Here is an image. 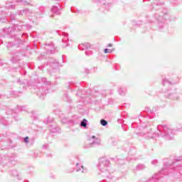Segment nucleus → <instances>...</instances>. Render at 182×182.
Instances as JSON below:
<instances>
[{"mask_svg": "<svg viewBox=\"0 0 182 182\" xmlns=\"http://www.w3.org/2000/svg\"><path fill=\"white\" fill-rule=\"evenodd\" d=\"M28 140H29V137L26 136V137L24 139L25 143H28Z\"/></svg>", "mask_w": 182, "mask_h": 182, "instance_id": "20e7f679", "label": "nucleus"}, {"mask_svg": "<svg viewBox=\"0 0 182 182\" xmlns=\"http://www.w3.org/2000/svg\"><path fill=\"white\" fill-rule=\"evenodd\" d=\"M112 51H113V50H109V49H107V48H105V49L104 50L105 53H112Z\"/></svg>", "mask_w": 182, "mask_h": 182, "instance_id": "f03ea898", "label": "nucleus"}, {"mask_svg": "<svg viewBox=\"0 0 182 182\" xmlns=\"http://www.w3.org/2000/svg\"><path fill=\"white\" fill-rule=\"evenodd\" d=\"M92 139H96V136H92Z\"/></svg>", "mask_w": 182, "mask_h": 182, "instance_id": "423d86ee", "label": "nucleus"}, {"mask_svg": "<svg viewBox=\"0 0 182 182\" xmlns=\"http://www.w3.org/2000/svg\"><path fill=\"white\" fill-rule=\"evenodd\" d=\"M108 46H109V48H112V44H109Z\"/></svg>", "mask_w": 182, "mask_h": 182, "instance_id": "39448f33", "label": "nucleus"}, {"mask_svg": "<svg viewBox=\"0 0 182 182\" xmlns=\"http://www.w3.org/2000/svg\"><path fill=\"white\" fill-rule=\"evenodd\" d=\"M100 123L102 126H106V124H107V122L105 119H101Z\"/></svg>", "mask_w": 182, "mask_h": 182, "instance_id": "f257e3e1", "label": "nucleus"}, {"mask_svg": "<svg viewBox=\"0 0 182 182\" xmlns=\"http://www.w3.org/2000/svg\"><path fill=\"white\" fill-rule=\"evenodd\" d=\"M84 122H86V119H84Z\"/></svg>", "mask_w": 182, "mask_h": 182, "instance_id": "0eeeda50", "label": "nucleus"}, {"mask_svg": "<svg viewBox=\"0 0 182 182\" xmlns=\"http://www.w3.org/2000/svg\"><path fill=\"white\" fill-rule=\"evenodd\" d=\"M81 126L82 127H86L87 126V124H86V122H81Z\"/></svg>", "mask_w": 182, "mask_h": 182, "instance_id": "7ed1b4c3", "label": "nucleus"}]
</instances>
